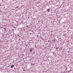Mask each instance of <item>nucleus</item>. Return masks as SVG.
<instances>
[{
	"instance_id": "1",
	"label": "nucleus",
	"mask_w": 73,
	"mask_h": 73,
	"mask_svg": "<svg viewBox=\"0 0 73 73\" xmlns=\"http://www.w3.org/2000/svg\"><path fill=\"white\" fill-rule=\"evenodd\" d=\"M47 12H50V9H48L47 10Z\"/></svg>"
},
{
	"instance_id": "2",
	"label": "nucleus",
	"mask_w": 73,
	"mask_h": 73,
	"mask_svg": "<svg viewBox=\"0 0 73 73\" xmlns=\"http://www.w3.org/2000/svg\"><path fill=\"white\" fill-rule=\"evenodd\" d=\"M14 67V65L13 64V65H11V68H13Z\"/></svg>"
},
{
	"instance_id": "3",
	"label": "nucleus",
	"mask_w": 73,
	"mask_h": 73,
	"mask_svg": "<svg viewBox=\"0 0 73 73\" xmlns=\"http://www.w3.org/2000/svg\"><path fill=\"white\" fill-rule=\"evenodd\" d=\"M32 49H31L30 50V52H32Z\"/></svg>"
},
{
	"instance_id": "4",
	"label": "nucleus",
	"mask_w": 73,
	"mask_h": 73,
	"mask_svg": "<svg viewBox=\"0 0 73 73\" xmlns=\"http://www.w3.org/2000/svg\"><path fill=\"white\" fill-rule=\"evenodd\" d=\"M57 48H56V49H57Z\"/></svg>"
},
{
	"instance_id": "5",
	"label": "nucleus",
	"mask_w": 73,
	"mask_h": 73,
	"mask_svg": "<svg viewBox=\"0 0 73 73\" xmlns=\"http://www.w3.org/2000/svg\"><path fill=\"white\" fill-rule=\"evenodd\" d=\"M7 41H8V40H7Z\"/></svg>"
}]
</instances>
